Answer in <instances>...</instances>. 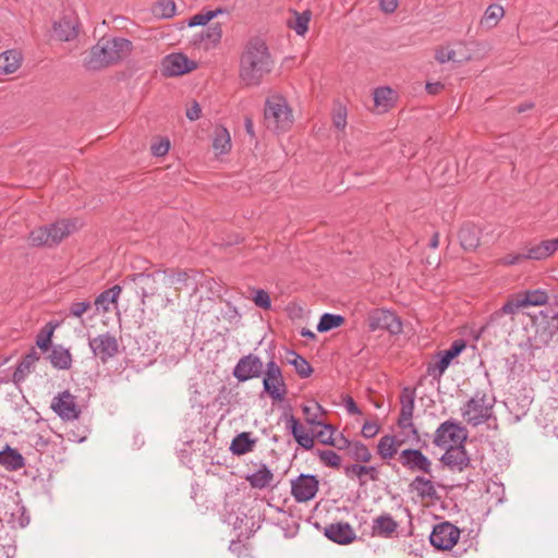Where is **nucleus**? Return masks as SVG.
<instances>
[{"mask_svg":"<svg viewBox=\"0 0 558 558\" xmlns=\"http://www.w3.org/2000/svg\"><path fill=\"white\" fill-rule=\"evenodd\" d=\"M347 477H356L359 485L364 487L367 481L378 482L380 480V472L376 465H365L362 463H352L343 468Z\"/></svg>","mask_w":558,"mask_h":558,"instance_id":"nucleus-19","label":"nucleus"},{"mask_svg":"<svg viewBox=\"0 0 558 558\" xmlns=\"http://www.w3.org/2000/svg\"><path fill=\"white\" fill-rule=\"evenodd\" d=\"M251 435L250 432H243L236 435L231 441L230 451L234 456H243L251 452L256 444V439H253Z\"/></svg>","mask_w":558,"mask_h":558,"instance_id":"nucleus-30","label":"nucleus"},{"mask_svg":"<svg viewBox=\"0 0 558 558\" xmlns=\"http://www.w3.org/2000/svg\"><path fill=\"white\" fill-rule=\"evenodd\" d=\"M521 300L524 307L541 306L545 305L548 302V295L543 290H533L526 291L524 295L521 296Z\"/></svg>","mask_w":558,"mask_h":558,"instance_id":"nucleus-45","label":"nucleus"},{"mask_svg":"<svg viewBox=\"0 0 558 558\" xmlns=\"http://www.w3.org/2000/svg\"><path fill=\"white\" fill-rule=\"evenodd\" d=\"M53 34L61 41H71L77 37L78 23L71 16H63L54 22Z\"/></svg>","mask_w":558,"mask_h":558,"instance_id":"nucleus-22","label":"nucleus"},{"mask_svg":"<svg viewBox=\"0 0 558 558\" xmlns=\"http://www.w3.org/2000/svg\"><path fill=\"white\" fill-rule=\"evenodd\" d=\"M0 464L8 471H17L25 466V458L16 449L5 446L0 450Z\"/></svg>","mask_w":558,"mask_h":558,"instance_id":"nucleus-26","label":"nucleus"},{"mask_svg":"<svg viewBox=\"0 0 558 558\" xmlns=\"http://www.w3.org/2000/svg\"><path fill=\"white\" fill-rule=\"evenodd\" d=\"M524 259H529L526 257V253L523 254H509L502 258L504 265H515L521 263Z\"/></svg>","mask_w":558,"mask_h":558,"instance_id":"nucleus-64","label":"nucleus"},{"mask_svg":"<svg viewBox=\"0 0 558 558\" xmlns=\"http://www.w3.org/2000/svg\"><path fill=\"white\" fill-rule=\"evenodd\" d=\"M332 123L339 130L347 125V109L340 104L333 108Z\"/></svg>","mask_w":558,"mask_h":558,"instance_id":"nucleus-54","label":"nucleus"},{"mask_svg":"<svg viewBox=\"0 0 558 558\" xmlns=\"http://www.w3.org/2000/svg\"><path fill=\"white\" fill-rule=\"evenodd\" d=\"M460 537V530L450 522L436 524L429 535L430 544L440 550L451 549Z\"/></svg>","mask_w":558,"mask_h":558,"instance_id":"nucleus-11","label":"nucleus"},{"mask_svg":"<svg viewBox=\"0 0 558 558\" xmlns=\"http://www.w3.org/2000/svg\"><path fill=\"white\" fill-rule=\"evenodd\" d=\"M505 10L501 5L493 3L485 10L481 20V25L488 29L494 28L499 21L504 17Z\"/></svg>","mask_w":558,"mask_h":558,"instance_id":"nucleus-36","label":"nucleus"},{"mask_svg":"<svg viewBox=\"0 0 558 558\" xmlns=\"http://www.w3.org/2000/svg\"><path fill=\"white\" fill-rule=\"evenodd\" d=\"M380 430V426L375 422L366 421L362 426V436L365 438L375 437Z\"/></svg>","mask_w":558,"mask_h":558,"instance_id":"nucleus-58","label":"nucleus"},{"mask_svg":"<svg viewBox=\"0 0 558 558\" xmlns=\"http://www.w3.org/2000/svg\"><path fill=\"white\" fill-rule=\"evenodd\" d=\"M264 119L269 130L276 132L288 130L292 125L293 118L286 98L279 95L267 98Z\"/></svg>","mask_w":558,"mask_h":558,"instance_id":"nucleus-4","label":"nucleus"},{"mask_svg":"<svg viewBox=\"0 0 558 558\" xmlns=\"http://www.w3.org/2000/svg\"><path fill=\"white\" fill-rule=\"evenodd\" d=\"M287 427L290 429L292 436L294 437V439L302 435V434H305L304 432V428L303 426L300 424L299 420L295 418L293 415H290L287 420Z\"/></svg>","mask_w":558,"mask_h":558,"instance_id":"nucleus-57","label":"nucleus"},{"mask_svg":"<svg viewBox=\"0 0 558 558\" xmlns=\"http://www.w3.org/2000/svg\"><path fill=\"white\" fill-rule=\"evenodd\" d=\"M319 488L316 475L300 474L291 481V495L298 502H307L315 498Z\"/></svg>","mask_w":558,"mask_h":558,"instance_id":"nucleus-12","label":"nucleus"},{"mask_svg":"<svg viewBox=\"0 0 558 558\" xmlns=\"http://www.w3.org/2000/svg\"><path fill=\"white\" fill-rule=\"evenodd\" d=\"M316 456L319 458V461L328 468L339 469L341 466V457L333 450L326 449H317Z\"/></svg>","mask_w":558,"mask_h":558,"instance_id":"nucleus-47","label":"nucleus"},{"mask_svg":"<svg viewBox=\"0 0 558 558\" xmlns=\"http://www.w3.org/2000/svg\"><path fill=\"white\" fill-rule=\"evenodd\" d=\"M558 251V238L545 240L526 248V257L534 260H543Z\"/></svg>","mask_w":558,"mask_h":558,"instance_id":"nucleus-23","label":"nucleus"},{"mask_svg":"<svg viewBox=\"0 0 558 558\" xmlns=\"http://www.w3.org/2000/svg\"><path fill=\"white\" fill-rule=\"evenodd\" d=\"M348 456L356 463H368L372 460V452L362 441L352 442Z\"/></svg>","mask_w":558,"mask_h":558,"instance_id":"nucleus-38","label":"nucleus"},{"mask_svg":"<svg viewBox=\"0 0 558 558\" xmlns=\"http://www.w3.org/2000/svg\"><path fill=\"white\" fill-rule=\"evenodd\" d=\"M303 413L305 421L310 425H323V422L319 420V415L322 414V407L318 403H314L313 405H304Z\"/></svg>","mask_w":558,"mask_h":558,"instance_id":"nucleus-51","label":"nucleus"},{"mask_svg":"<svg viewBox=\"0 0 558 558\" xmlns=\"http://www.w3.org/2000/svg\"><path fill=\"white\" fill-rule=\"evenodd\" d=\"M398 460L410 472L432 475V461L420 449H404Z\"/></svg>","mask_w":558,"mask_h":558,"instance_id":"nucleus-16","label":"nucleus"},{"mask_svg":"<svg viewBox=\"0 0 558 558\" xmlns=\"http://www.w3.org/2000/svg\"><path fill=\"white\" fill-rule=\"evenodd\" d=\"M324 535L340 545L351 544L356 538L353 527L348 522H336L326 525Z\"/></svg>","mask_w":558,"mask_h":558,"instance_id":"nucleus-20","label":"nucleus"},{"mask_svg":"<svg viewBox=\"0 0 558 558\" xmlns=\"http://www.w3.org/2000/svg\"><path fill=\"white\" fill-rule=\"evenodd\" d=\"M401 445L402 441L397 439L396 436L384 435L377 444V454L385 461L390 460L398 453Z\"/></svg>","mask_w":558,"mask_h":558,"instance_id":"nucleus-29","label":"nucleus"},{"mask_svg":"<svg viewBox=\"0 0 558 558\" xmlns=\"http://www.w3.org/2000/svg\"><path fill=\"white\" fill-rule=\"evenodd\" d=\"M222 37V28L219 23L213 24L199 34V41L217 45Z\"/></svg>","mask_w":558,"mask_h":558,"instance_id":"nucleus-46","label":"nucleus"},{"mask_svg":"<svg viewBox=\"0 0 558 558\" xmlns=\"http://www.w3.org/2000/svg\"><path fill=\"white\" fill-rule=\"evenodd\" d=\"M459 240L464 250L473 251L480 245V230L472 223H465L459 230Z\"/></svg>","mask_w":558,"mask_h":558,"instance_id":"nucleus-28","label":"nucleus"},{"mask_svg":"<svg viewBox=\"0 0 558 558\" xmlns=\"http://www.w3.org/2000/svg\"><path fill=\"white\" fill-rule=\"evenodd\" d=\"M51 409L63 421L77 420L82 413L76 398L68 390L60 392L52 399Z\"/></svg>","mask_w":558,"mask_h":558,"instance_id":"nucleus-15","label":"nucleus"},{"mask_svg":"<svg viewBox=\"0 0 558 558\" xmlns=\"http://www.w3.org/2000/svg\"><path fill=\"white\" fill-rule=\"evenodd\" d=\"M28 240L33 246L52 247L47 226L38 227L31 231Z\"/></svg>","mask_w":558,"mask_h":558,"instance_id":"nucleus-44","label":"nucleus"},{"mask_svg":"<svg viewBox=\"0 0 558 558\" xmlns=\"http://www.w3.org/2000/svg\"><path fill=\"white\" fill-rule=\"evenodd\" d=\"M39 360V355L33 348L17 364L12 379L15 384L23 381L34 369L35 363Z\"/></svg>","mask_w":558,"mask_h":558,"instance_id":"nucleus-25","label":"nucleus"},{"mask_svg":"<svg viewBox=\"0 0 558 558\" xmlns=\"http://www.w3.org/2000/svg\"><path fill=\"white\" fill-rule=\"evenodd\" d=\"M324 427V429L319 430L317 434H316V437L317 439L323 444V445H328L330 446L331 444H333V428L330 424H324L322 425Z\"/></svg>","mask_w":558,"mask_h":558,"instance_id":"nucleus-55","label":"nucleus"},{"mask_svg":"<svg viewBox=\"0 0 558 558\" xmlns=\"http://www.w3.org/2000/svg\"><path fill=\"white\" fill-rule=\"evenodd\" d=\"M465 348V342L462 339L456 340L451 343L450 348L438 353V361L427 365L426 373L428 376L436 380H440L442 374L450 365L451 361L457 357Z\"/></svg>","mask_w":558,"mask_h":558,"instance_id":"nucleus-13","label":"nucleus"},{"mask_svg":"<svg viewBox=\"0 0 558 558\" xmlns=\"http://www.w3.org/2000/svg\"><path fill=\"white\" fill-rule=\"evenodd\" d=\"M495 398H489L485 390H476L473 397L461 408L463 418L471 426L488 422L493 415Z\"/></svg>","mask_w":558,"mask_h":558,"instance_id":"nucleus-3","label":"nucleus"},{"mask_svg":"<svg viewBox=\"0 0 558 558\" xmlns=\"http://www.w3.org/2000/svg\"><path fill=\"white\" fill-rule=\"evenodd\" d=\"M352 442V440L348 439L342 434H340L338 437H333V444H331L330 446L337 448L338 450H347L348 453Z\"/></svg>","mask_w":558,"mask_h":558,"instance_id":"nucleus-60","label":"nucleus"},{"mask_svg":"<svg viewBox=\"0 0 558 558\" xmlns=\"http://www.w3.org/2000/svg\"><path fill=\"white\" fill-rule=\"evenodd\" d=\"M412 490L421 498H434L436 496V488L432 480L424 476H415L410 484Z\"/></svg>","mask_w":558,"mask_h":558,"instance_id":"nucleus-34","label":"nucleus"},{"mask_svg":"<svg viewBox=\"0 0 558 558\" xmlns=\"http://www.w3.org/2000/svg\"><path fill=\"white\" fill-rule=\"evenodd\" d=\"M196 68L194 61L183 53H171L162 61V74L169 77L183 75Z\"/></svg>","mask_w":558,"mask_h":558,"instance_id":"nucleus-18","label":"nucleus"},{"mask_svg":"<svg viewBox=\"0 0 558 558\" xmlns=\"http://www.w3.org/2000/svg\"><path fill=\"white\" fill-rule=\"evenodd\" d=\"M88 345L93 354L98 357L102 363H107L119 353V341L116 336L110 332L100 333L94 338L88 339Z\"/></svg>","mask_w":558,"mask_h":558,"instance_id":"nucleus-9","label":"nucleus"},{"mask_svg":"<svg viewBox=\"0 0 558 558\" xmlns=\"http://www.w3.org/2000/svg\"><path fill=\"white\" fill-rule=\"evenodd\" d=\"M169 141L160 140L158 143H154L150 147L151 154L156 157L165 156L169 151Z\"/></svg>","mask_w":558,"mask_h":558,"instance_id":"nucleus-59","label":"nucleus"},{"mask_svg":"<svg viewBox=\"0 0 558 558\" xmlns=\"http://www.w3.org/2000/svg\"><path fill=\"white\" fill-rule=\"evenodd\" d=\"M262 375L264 392L275 401H282L287 395V385L282 371L274 357L266 362Z\"/></svg>","mask_w":558,"mask_h":558,"instance_id":"nucleus-5","label":"nucleus"},{"mask_svg":"<svg viewBox=\"0 0 558 558\" xmlns=\"http://www.w3.org/2000/svg\"><path fill=\"white\" fill-rule=\"evenodd\" d=\"M221 12H222V10L218 9L215 11H207L206 13L195 14L194 16H192L190 19L189 25L190 26H199V25L204 26Z\"/></svg>","mask_w":558,"mask_h":558,"instance_id":"nucleus-52","label":"nucleus"},{"mask_svg":"<svg viewBox=\"0 0 558 558\" xmlns=\"http://www.w3.org/2000/svg\"><path fill=\"white\" fill-rule=\"evenodd\" d=\"M49 360L52 366L58 369H70L72 366V355L70 351L61 345L52 348Z\"/></svg>","mask_w":558,"mask_h":558,"instance_id":"nucleus-33","label":"nucleus"},{"mask_svg":"<svg viewBox=\"0 0 558 558\" xmlns=\"http://www.w3.org/2000/svg\"><path fill=\"white\" fill-rule=\"evenodd\" d=\"M58 324L49 322L40 329L36 337V344L40 350L47 351L49 349L51 344V338Z\"/></svg>","mask_w":558,"mask_h":558,"instance_id":"nucleus-43","label":"nucleus"},{"mask_svg":"<svg viewBox=\"0 0 558 558\" xmlns=\"http://www.w3.org/2000/svg\"><path fill=\"white\" fill-rule=\"evenodd\" d=\"M162 276V281L166 287L174 288L177 292H181L187 284L190 278L189 272L185 269L180 268H165L158 269L150 274L140 272L133 276V281L140 280L145 284L149 282L155 283L156 277Z\"/></svg>","mask_w":558,"mask_h":558,"instance_id":"nucleus-6","label":"nucleus"},{"mask_svg":"<svg viewBox=\"0 0 558 558\" xmlns=\"http://www.w3.org/2000/svg\"><path fill=\"white\" fill-rule=\"evenodd\" d=\"M401 409L398 417V426L401 429L410 428V432L414 439L420 442V434L417 428L412 423L413 411H414V400H415V390L410 387H404L401 390L399 396Z\"/></svg>","mask_w":558,"mask_h":558,"instance_id":"nucleus-8","label":"nucleus"},{"mask_svg":"<svg viewBox=\"0 0 558 558\" xmlns=\"http://www.w3.org/2000/svg\"><path fill=\"white\" fill-rule=\"evenodd\" d=\"M122 291V288L119 284H116L111 287L110 289H107L102 291L96 299H95V305L98 311L108 312L109 311V304L113 303L116 304L118 302V298Z\"/></svg>","mask_w":558,"mask_h":558,"instance_id":"nucleus-35","label":"nucleus"},{"mask_svg":"<svg viewBox=\"0 0 558 558\" xmlns=\"http://www.w3.org/2000/svg\"><path fill=\"white\" fill-rule=\"evenodd\" d=\"M295 441L305 450H311L314 447V436L307 433L298 436Z\"/></svg>","mask_w":558,"mask_h":558,"instance_id":"nucleus-62","label":"nucleus"},{"mask_svg":"<svg viewBox=\"0 0 558 558\" xmlns=\"http://www.w3.org/2000/svg\"><path fill=\"white\" fill-rule=\"evenodd\" d=\"M456 52L453 50H447L445 48H439L436 50L435 59L439 63H445L450 60H453Z\"/></svg>","mask_w":558,"mask_h":558,"instance_id":"nucleus-61","label":"nucleus"},{"mask_svg":"<svg viewBox=\"0 0 558 558\" xmlns=\"http://www.w3.org/2000/svg\"><path fill=\"white\" fill-rule=\"evenodd\" d=\"M272 471L264 463H262L257 471L245 476L252 488L264 489L271 485L274 481Z\"/></svg>","mask_w":558,"mask_h":558,"instance_id":"nucleus-24","label":"nucleus"},{"mask_svg":"<svg viewBox=\"0 0 558 558\" xmlns=\"http://www.w3.org/2000/svg\"><path fill=\"white\" fill-rule=\"evenodd\" d=\"M153 12L158 17L170 19L175 14V3L172 0H160L155 4Z\"/></svg>","mask_w":558,"mask_h":558,"instance_id":"nucleus-49","label":"nucleus"},{"mask_svg":"<svg viewBox=\"0 0 558 558\" xmlns=\"http://www.w3.org/2000/svg\"><path fill=\"white\" fill-rule=\"evenodd\" d=\"M466 437V429L460 423L446 421L436 429L433 442L437 447H445L449 442L453 444L452 446H458L462 445Z\"/></svg>","mask_w":558,"mask_h":558,"instance_id":"nucleus-10","label":"nucleus"},{"mask_svg":"<svg viewBox=\"0 0 558 558\" xmlns=\"http://www.w3.org/2000/svg\"><path fill=\"white\" fill-rule=\"evenodd\" d=\"M275 60L266 41L260 37L250 38L243 47L239 63V77L246 86H258L271 73Z\"/></svg>","mask_w":558,"mask_h":558,"instance_id":"nucleus-1","label":"nucleus"},{"mask_svg":"<svg viewBox=\"0 0 558 558\" xmlns=\"http://www.w3.org/2000/svg\"><path fill=\"white\" fill-rule=\"evenodd\" d=\"M287 361L289 364L294 366L296 374L301 378H307L313 373L311 364L300 354L294 351L289 352Z\"/></svg>","mask_w":558,"mask_h":558,"instance_id":"nucleus-37","label":"nucleus"},{"mask_svg":"<svg viewBox=\"0 0 558 558\" xmlns=\"http://www.w3.org/2000/svg\"><path fill=\"white\" fill-rule=\"evenodd\" d=\"M312 19V12L305 10L302 13L293 10L292 17L287 21V26L293 29L298 35L304 36L308 31V23Z\"/></svg>","mask_w":558,"mask_h":558,"instance_id":"nucleus-31","label":"nucleus"},{"mask_svg":"<svg viewBox=\"0 0 558 558\" xmlns=\"http://www.w3.org/2000/svg\"><path fill=\"white\" fill-rule=\"evenodd\" d=\"M393 90L390 87H378L374 90V102L377 108L387 111L393 104Z\"/></svg>","mask_w":558,"mask_h":558,"instance_id":"nucleus-40","label":"nucleus"},{"mask_svg":"<svg viewBox=\"0 0 558 558\" xmlns=\"http://www.w3.org/2000/svg\"><path fill=\"white\" fill-rule=\"evenodd\" d=\"M399 523L389 513H381L373 520L372 535L390 538L397 532Z\"/></svg>","mask_w":558,"mask_h":558,"instance_id":"nucleus-21","label":"nucleus"},{"mask_svg":"<svg viewBox=\"0 0 558 558\" xmlns=\"http://www.w3.org/2000/svg\"><path fill=\"white\" fill-rule=\"evenodd\" d=\"M264 363L253 353L242 356L233 368V376L241 383L262 376Z\"/></svg>","mask_w":558,"mask_h":558,"instance_id":"nucleus-14","label":"nucleus"},{"mask_svg":"<svg viewBox=\"0 0 558 558\" xmlns=\"http://www.w3.org/2000/svg\"><path fill=\"white\" fill-rule=\"evenodd\" d=\"M368 329L371 331L387 330L390 335H399L403 330L400 317L389 310L375 308L368 314Z\"/></svg>","mask_w":558,"mask_h":558,"instance_id":"nucleus-7","label":"nucleus"},{"mask_svg":"<svg viewBox=\"0 0 558 558\" xmlns=\"http://www.w3.org/2000/svg\"><path fill=\"white\" fill-rule=\"evenodd\" d=\"M74 226L69 220H59L51 225H48V231L50 235V243L52 246L58 245L65 236H68Z\"/></svg>","mask_w":558,"mask_h":558,"instance_id":"nucleus-32","label":"nucleus"},{"mask_svg":"<svg viewBox=\"0 0 558 558\" xmlns=\"http://www.w3.org/2000/svg\"><path fill=\"white\" fill-rule=\"evenodd\" d=\"M22 63L20 51L11 49L0 54V75H9L17 71Z\"/></svg>","mask_w":558,"mask_h":558,"instance_id":"nucleus-27","label":"nucleus"},{"mask_svg":"<svg viewBox=\"0 0 558 558\" xmlns=\"http://www.w3.org/2000/svg\"><path fill=\"white\" fill-rule=\"evenodd\" d=\"M132 49V43L125 38L101 39L92 47L84 65L88 70H100L125 58Z\"/></svg>","mask_w":558,"mask_h":558,"instance_id":"nucleus-2","label":"nucleus"},{"mask_svg":"<svg viewBox=\"0 0 558 558\" xmlns=\"http://www.w3.org/2000/svg\"><path fill=\"white\" fill-rule=\"evenodd\" d=\"M440 461L452 472H462L471 465V459L463 445L449 446Z\"/></svg>","mask_w":558,"mask_h":558,"instance_id":"nucleus-17","label":"nucleus"},{"mask_svg":"<svg viewBox=\"0 0 558 558\" xmlns=\"http://www.w3.org/2000/svg\"><path fill=\"white\" fill-rule=\"evenodd\" d=\"M253 302L255 305L263 310H269L271 307V300L269 293L263 289H254Z\"/></svg>","mask_w":558,"mask_h":558,"instance_id":"nucleus-53","label":"nucleus"},{"mask_svg":"<svg viewBox=\"0 0 558 558\" xmlns=\"http://www.w3.org/2000/svg\"><path fill=\"white\" fill-rule=\"evenodd\" d=\"M541 316L545 320V325L541 327V332L546 337V342L558 333V313L541 312Z\"/></svg>","mask_w":558,"mask_h":558,"instance_id":"nucleus-39","label":"nucleus"},{"mask_svg":"<svg viewBox=\"0 0 558 558\" xmlns=\"http://www.w3.org/2000/svg\"><path fill=\"white\" fill-rule=\"evenodd\" d=\"M344 317L342 315L325 313L322 315L319 323L317 325V330L319 332H326L333 328L340 327L344 323Z\"/></svg>","mask_w":558,"mask_h":558,"instance_id":"nucleus-42","label":"nucleus"},{"mask_svg":"<svg viewBox=\"0 0 558 558\" xmlns=\"http://www.w3.org/2000/svg\"><path fill=\"white\" fill-rule=\"evenodd\" d=\"M213 147L219 154H226L231 149V140L229 132L225 128H217L215 131V137Z\"/></svg>","mask_w":558,"mask_h":558,"instance_id":"nucleus-41","label":"nucleus"},{"mask_svg":"<svg viewBox=\"0 0 558 558\" xmlns=\"http://www.w3.org/2000/svg\"><path fill=\"white\" fill-rule=\"evenodd\" d=\"M29 514L22 505H16L14 510L11 512L10 523L13 527H25L29 523Z\"/></svg>","mask_w":558,"mask_h":558,"instance_id":"nucleus-48","label":"nucleus"},{"mask_svg":"<svg viewBox=\"0 0 558 558\" xmlns=\"http://www.w3.org/2000/svg\"><path fill=\"white\" fill-rule=\"evenodd\" d=\"M522 307L524 306L522 304L521 298L509 300L501 306L500 310H498L490 316V320H494L495 318H498L502 315L515 314Z\"/></svg>","mask_w":558,"mask_h":558,"instance_id":"nucleus-50","label":"nucleus"},{"mask_svg":"<svg viewBox=\"0 0 558 558\" xmlns=\"http://www.w3.org/2000/svg\"><path fill=\"white\" fill-rule=\"evenodd\" d=\"M90 307H92V304L88 301L72 303L69 307L70 315H72L74 317H81Z\"/></svg>","mask_w":558,"mask_h":558,"instance_id":"nucleus-56","label":"nucleus"},{"mask_svg":"<svg viewBox=\"0 0 558 558\" xmlns=\"http://www.w3.org/2000/svg\"><path fill=\"white\" fill-rule=\"evenodd\" d=\"M343 402H344V407L349 414H353V415L362 414L360 408L357 407V404L355 403V401L353 400L352 397L345 396L343 398Z\"/></svg>","mask_w":558,"mask_h":558,"instance_id":"nucleus-63","label":"nucleus"}]
</instances>
